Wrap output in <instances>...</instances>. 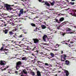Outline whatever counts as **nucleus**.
Wrapping results in <instances>:
<instances>
[{"label":"nucleus","instance_id":"obj_1","mask_svg":"<svg viewBox=\"0 0 76 76\" xmlns=\"http://www.w3.org/2000/svg\"><path fill=\"white\" fill-rule=\"evenodd\" d=\"M11 5H10L8 4H5L4 5V7L6 8L7 10L8 11H11L12 10V8L11 7H10Z\"/></svg>","mask_w":76,"mask_h":76},{"label":"nucleus","instance_id":"obj_2","mask_svg":"<svg viewBox=\"0 0 76 76\" xmlns=\"http://www.w3.org/2000/svg\"><path fill=\"white\" fill-rule=\"evenodd\" d=\"M2 47L1 48L0 51H4L6 55H7V54L8 53V52L9 51V50L7 49L6 48H5L4 49H3V48H4V46H5V45H3V44H2Z\"/></svg>","mask_w":76,"mask_h":76},{"label":"nucleus","instance_id":"obj_3","mask_svg":"<svg viewBox=\"0 0 76 76\" xmlns=\"http://www.w3.org/2000/svg\"><path fill=\"white\" fill-rule=\"evenodd\" d=\"M22 62H21V61H18L16 63L15 66L16 70H19V69L22 66Z\"/></svg>","mask_w":76,"mask_h":76},{"label":"nucleus","instance_id":"obj_4","mask_svg":"<svg viewBox=\"0 0 76 76\" xmlns=\"http://www.w3.org/2000/svg\"><path fill=\"white\" fill-rule=\"evenodd\" d=\"M61 61H64L65 60H66V57H67V55L66 54H64L63 55H61Z\"/></svg>","mask_w":76,"mask_h":76},{"label":"nucleus","instance_id":"obj_5","mask_svg":"<svg viewBox=\"0 0 76 76\" xmlns=\"http://www.w3.org/2000/svg\"><path fill=\"white\" fill-rule=\"evenodd\" d=\"M17 14L18 17H20L23 14V9H20V12Z\"/></svg>","mask_w":76,"mask_h":76},{"label":"nucleus","instance_id":"obj_6","mask_svg":"<svg viewBox=\"0 0 76 76\" xmlns=\"http://www.w3.org/2000/svg\"><path fill=\"white\" fill-rule=\"evenodd\" d=\"M66 32L67 34H74V32H72L70 29L67 28L66 29Z\"/></svg>","mask_w":76,"mask_h":76},{"label":"nucleus","instance_id":"obj_7","mask_svg":"<svg viewBox=\"0 0 76 76\" xmlns=\"http://www.w3.org/2000/svg\"><path fill=\"white\" fill-rule=\"evenodd\" d=\"M22 71H21V76H22V75L23 74H25V75H27V71H26V70L25 69H22Z\"/></svg>","mask_w":76,"mask_h":76},{"label":"nucleus","instance_id":"obj_8","mask_svg":"<svg viewBox=\"0 0 76 76\" xmlns=\"http://www.w3.org/2000/svg\"><path fill=\"white\" fill-rule=\"evenodd\" d=\"M33 40L34 44H37L39 42V40L37 39H33Z\"/></svg>","mask_w":76,"mask_h":76},{"label":"nucleus","instance_id":"obj_9","mask_svg":"<svg viewBox=\"0 0 76 76\" xmlns=\"http://www.w3.org/2000/svg\"><path fill=\"white\" fill-rule=\"evenodd\" d=\"M64 72L65 73H66V76H68L69 75V72L67 70L65 69H64Z\"/></svg>","mask_w":76,"mask_h":76},{"label":"nucleus","instance_id":"obj_10","mask_svg":"<svg viewBox=\"0 0 76 76\" xmlns=\"http://www.w3.org/2000/svg\"><path fill=\"white\" fill-rule=\"evenodd\" d=\"M46 38H48V37H47V35H44L43 37V39L44 41L46 42Z\"/></svg>","mask_w":76,"mask_h":76},{"label":"nucleus","instance_id":"obj_11","mask_svg":"<svg viewBox=\"0 0 76 76\" xmlns=\"http://www.w3.org/2000/svg\"><path fill=\"white\" fill-rule=\"evenodd\" d=\"M0 2V4H2V5H1V7L3 8V7H4V6L5 4H5L4 2H2V1H1Z\"/></svg>","mask_w":76,"mask_h":76},{"label":"nucleus","instance_id":"obj_12","mask_svg":"<svg viewBox=\"0 0 76 76\" xmlns=\"http://www.w3.org/2000/svg\"><path fill=\"white\" fill-rule=\"evenodd\" d=\"M65 64L68 66L69 65V64H70V61H68V60H66L65 61Z\"/></svg>","mask_w":76,"mask_h":76},{"label":"nucleus","instance_id":"obj_13","mask_svg":"<svg viewBox=\"0 0 76 76\" xmlns=\"http://www.w3.org/2000/svg\"><path fill=\"white\" fill-rule=\"evenodd\" d=\"M8 31H9L8 29H5V30H3V32L5 34H7L8 32Z\"/></svg>","mask_w":76,"mask_h":76},{"label":"nucleus","instance_id":"obj_14","mask_svg":"<svg viewBox=\"0 0 76 76\" xmlns=\"http://www.w3.org/2000/svg\"><path fill=\"white\" fill-rule=\"evenodd\" d=\"M37 76H41V72L39 71H37Z\"/></svg>","mask_w":76,"mask_h":76},{"label":"nucleus","instance_id":"obj_15","mask_svg":"<svg viewBox=\"0 0 76 76\" xmlns=\"http://www.w3.org/2000/svg\"><path fill=\"white\" fill-rule=\"evenodd\" d=\"M64 20V18L63 17H62L59 20V21L60 22H62Z\"/></svg>","mask_w":76,"mask_h":76},{"label":"nucleus","instance_id":"obj_16","mask_svg":"<svg viewBox=\"0 0 76 76\" xmlns=\"http://www.w3.org/2000/svg\"><path fill=\"white\" fill-rule=\"evenodd\" d=\"M4 61H3L1 60L0 61V65H4L5 64L4 63Z\"/></svg>","mask_w":76,"mask_h":76},{"label":"nucleus","instance_id":"obj_17","mask_svg":"<svg viewBox=\"0 0 76 76\" xmlns=\"http://www.w3.org/2000/svg\"><path fill=\"white\" fill-rule=\"evenodd\" d=\"M41 27H42V29H44L47 28L45 25H42L41 26Z\"/></svg>","mask_w":76,"mask_h":76},{"label":"nucleus","instance_id":"obj_18","mask_svg":"<svg viewBox=\"0 0 76 76\" xmlns=\"http://www.w3.org/2000/svg\"><path fill=\"white\" fill-rule=\"evenodd\" d=\"M45 5H46L47 6H48V7H49V6H50V4H49L48 2H45Z\"/></svg>","mask_w":76,"mask_h":76},{"label":"nucleus","instance_id":"obj_19","mask_svg":"<svg viewBox=\"0 0 76 76\" xmlns=\"http://www.w3.org/2000/svg\"><path fill=\"white\" fill-rule=\"evenodd\" d=\"M55 20L56 22H57L58 23H61V22L58 21V20L57 19H55Z\"/></svg>","mask_w":76,"mask_h":76},{"label":"nucleus","instance_id":"obj_20","mask_svg":"<svg viewBox=\"0 0 76 76\" xmlns=\"http://www.w3.org/2000/svg\"><path fill=\"white\" fill-rule=\"evenodd\" d=\"M67 23V21H65L63 23H61V24L62 26H63V25H64L66 24Z\"/></svg>","mask_w":76,"mask_h":76},{"label":"nucleus","instance_id":"obj_21","mask_svg":"<svg viewBox=\"0 0 76 76\" xmlns=\"http://www.w3.org/2000/svg\"><path fill=\"white\" fill-rule=\"evenodd\" d=\"M22 60H27V58L26 57H23L22 58Z\"/></svg>","mask_w":76,"mask_h":76},{"label":"nucleus","instance_id":"obj_22","mask_svg":"<svg viewBox=\"0 0 76 76\" xmlns=\"http://www.w3.org/2000/svg\"><path fill=\"white\" fill-rule=\"evenodd\" d=\"M24 34H22L19 36H18V38H22V37H23L24 36Z\"/></svg>","mask_w":76,"mask_h":76},{"label":"nucleus","instance_id":"obj_23","mask_svg":"<svg viewBox=\"0 0 76 76\" xmlns=\"http://www.w3.org/2000/svg\"><path fill=\"white\" fill-rule=\"evenodd\" d=\"M50 55L52 57H54V54L53 53H51Z\"/></svg>","mask_w":76,"mask_h":76},{"label":"nucleus","instance_id":"obj_24","mask_svg":"<svg viewBox=\"0 0 76 76\" xmlns=\"http://www.w3.org/2000/svg\"><path fill=\"white\" fill-rule=\"evenodd\" d=\"M55 1H53L52 3H50V4L52 6H53V5H54V4H55Z\"/></svg>","mask_w":76,"mask_h":76},{"label":"nucleus","instance_id":"obj_25","mask_svg":"<svg viewBox=\"0 0 76 76\" xmlns=\"http://www.w3.org/2000/svg\"><path fill=\"white\" fill-rule=\"evenodd\" d=\"M8 23H10V24H11L12 25H13V26L15 25V24H14L13 23H12H12L10 22V21H8Z\"/></svg>","mask_w":76,"mask_h":76},{"label":"nucleus","instance_id":"obj_26","mask_svg":"<svg viewBox=\"0 0 76 76\" xmlns=\"http://www.w3.org/2000/svg\"><path fill=\"white\" fill-rule=\"evenodd\" d=\"M9 33L10 35H12L14 34V33L12 31H9Z\"/></svg>","mask_w":76,"mask_h":76},{"label":"nucleus","instance_id":"obj_27","mask_svg":"<svg viewBox=\"0 0 76 76\" xmlns=\"http://www.w3.org/2000/svg\"><path fill=\"white\" fill-rule=\"evenodd\" d=\"M0 21H1V23H3L5 24L6 23V22H4V20H1Z\"/></svg>","mask_w":76,"mask_h":76},{"label":"nucleus","instance_id":"obj_28","mask_svg":"<svg viewBox=\"0 0 76 76\" xmlns=\"http://www.w3.org/2000/svg\"><path fill=\"white\" fill-rule=\"evenodd\" d=\"M69 4H70L71 5H74V4H75V2H70L69 3Z\"/></svg>","mask_w":76,"mask_h":76},{"label":"nucleus","instance_id":"obj_29","mask_svg":"<svg viewBox=\"0 0 76 76\" xmlns=\"http://www.w3.org/2000/svg\"><path fill=\"white\" fill-rule=\"evenodd\" d=\"M37 49V47L36 46L34 47L33 49L32 50V51H34Z\"/></svg>","mask_w":76,"mask_h":76},{"label":"nucleus","instance_id":"obj_30","mask_svg":"<svg viewBox=\"0 0 76 76\" xmlns=\"http://www.w3.org/2000/svg\"><path fill=\"white\" fill-rule=\"evenodd\" d=\"M13 15H12L11 16H8L7 17L8 18H12V17H13Z\"/></svg>","mask_w":76,"mask_h":76},{"label":"nucleus","instance_id":"obj_31","mask_svg":"<svg viewBox=\"0 0 76 76\" xmlns=\"http://www.w3.org/2000/svg\"><path fill=\"white\" fill-rule=\"evenodd\" d=\"M31 25L32 26H35V24H34L33 23H31Z\"/></svg>","mask_w":76,"mask_h":76},{"label":"nucleus","instance_id":"obj_32","mask_svg":"<svg viewBox=\"0 0 76 76\" xmlns=\"http://www.w3.org/2000/svg\"><path fill=\"white\" fill-rule=\"evenodd\" d=\"M35 60H36V59H35V58L34 60H32L31 61H32V62H34V63H35Z\"/></svg>","mask_w":76,"mask_h":76},{"label":"nucleus","instance_id":"obj_33","mask_svg":"<svg viewBox=\"0 0 76 76\" xmlns=\"http://www.w3.org/2000/svg\"><path fill=\"white\" fill-rule=\"evenodd\" d=\"M45 65L46 66H49V64L47 63H45Z\"/></svg>","mask_w":76,"mask_h":76},{"label":"nucleus","instance_id":"obj_34","mask_svg":"<svg viewBox=\"0 0 76 76\" xmlns=\"http://www.w3.org/2000/svg\"><path fill=\"white\" fill-rule=\"evenodd\" d=\"M37 28H38V27H36V28L34 29V31H35L36 32L38 31V30H37Z\"/></svg>","mask_w":76,"mask_h":76},{"label":"nucleus","instance_id":"obj_35","mask_svg":"<svg viewBox=\"0 0 76 76\" xmlns=\"http://www.w3.org/2000/svg\"><path fill=\"white\" fill-rule=\"evenodd\" d=\"M17 31V28H15V29H13L12 31Z\"/></svg>","mask_w":76,"mask_h":76},{"label":"nucleus","instance_id":"obj_36","mask_svg":"<svg viewBox=\"0 0 76 76\" xmlns=\"http://www.w3.org/2000/svg\"><path fill=\"white\" fill-rule=\"evenodd\" d=\"M31 73L32 74V76H34V75H35V73H34V72H31Z\"/></svg>","mask_w":76,"mask_h":76},{"label":"nucleus","instance_id":"obj_37","mask_svg":"<svg viewBox=\"0 0 76 76\" xmlns=\"http://www.w3.org/2000/svg\"><path fill=\"white\" fill-rule=\"evenodd\" d=\"M4 23H1V26H2V27H3L4 26V24H3Z\"/></svg>","mask_w":76,"mask_h":76},{"label":"nucleus","instance_id":"obj_38","mask_svg":"<svg viewBox=\"0 0 76 76\" xmlns=\"http://www.w3.org/2000/svg\"><path fill=\"white\" fill-rule=\"evenodd\" d=\"M6 70V68H4V69H1L2 71H4V70Z\"/></svg>","mask_w":76,"mask_h":76},{"label":"nucleus","instance_id":"obj_39","mask_svg":"<svg viewBox=\"0 0 76 76\" xmlns=\"http://www.w3.org/2000/svg\"><path fill=\"white\" fill-rule=\"evenodd\" d=\"M65 34H66V33H63L62 34V35L63 37H64V35H65Z\"/></svg>","mask_w":76,"mask_h":76},{"label":"nucleus","instance_id":"obj_40","mask_svg":"<svg viewBox=\"0 0 76 76\" xmlns=\"http://www.w3.org/2000/svg\"><path fill=\"white\" fill-rule=\"evenodd\" d=\"M56 59H55V58H53L52 59H51V61H53V60H55Z\"/></svg>","mask_w":76,"mask_h":76},{"label":"nucleus","instance_id":"obj_41","mask_svg":"<svg viewBox=\"0 0 76 76\" xmlns=\"http://www.w3.org/2000/svg\"><path fill=\"white\" fill-rule=\"evenodd\" d=\"M39 18V17L38 16H37V17H36L35 18H34V19H35L36 18Z\"/></svg>","mask_w":76,"mask_h":76},{"label":"nucleus","instance_id":"obj_42","mask_svg":"<svg viewBox=\"0 0 76 76\" xmlns=\"http://www.w3.org/2000/svg\"><path fill=\"white\" fill-rule=\"evenodd\" d=\"M1 17H2V18H3V17H4V15H3V14L1 15Z\"/></svg>","mask_w":76,"mask_h":76},{"label":"nucleus","instance_id":"obj_43","mask_svg":"<svg viewBox=\"0 0 76 76\" xmlns=\"http://www.w3.org/2000/svg\"><path fill=\"white\" fill-rule=\"evenodd\" d=\"M17 34H18V33H16L15 34V37H17Z\"/></svg>","mask_w":76,"mask_h":76},{"label":"nucleus","instance_id":"obj_44","mask_svg":"<svg viewBox=\"0 0 76 76\" xmlns=\"http://www.w3.org/2000/svg\"><path fill=\"white\" fill-rule=\"evenodd\" d=\"M10 13H12V14L14 13V12H13L12 11H10Z\"/></svg>","mask_w":76,"mask_h":76},{"label":"nucleus","instance_id":"obj_45","mask_svg":"<svg viewBox=\"0 0 76 76\" xmlns=\"http://www.w3.org/2000/svg\"><path fill=\"white\" fill-rule=\"evenodd\" d=\"M9 66H8L6 67L5 68L6 69H7L8 68H9Z\"/></svg>","mask_w":76,"mask_h":76},{"label":"nucleus","instance_id":"obj_46","mask_svg":"<svg viewBox=\"0 0 76 76\" xmlns=\"http://www.w3.org/2000/svg\"><path fill=\"white\" fill-rule=\"evenodd\" d=\"M40 54H42V55H44V53H43V52H41V53H40Z\"/></svg>","mask_w":76,"mask_h":76},{"label":"nucleus","instance_id":"obj_47","mask_svg":"<svg viewBox=\"0 0 76 76\" xmlns=\"http://www.w3.org/2000/svg\"><path fill=\"white\" fill-rule=\"evenodd\" d=\"M25 50H29V48H25Z\"/></svg>","mask_w":76,"mask_h":76},{"label":"nucleus","instance_id":"obj_48","mask_svg":"<svg viewBox=\"0 0 76 76\" xmlns=\"http://www.w3.org/2000/svg\"><path fill=\"white\" fill-rule=\"evenodd\" d=\"M42 3H45H45H46V2L45 1H43L42 2H41Z\"/></svg>","mask_w":76,"mask_h":76},{"label":"nucleus","instance_id":"obj_49","mask_svg":"<svg viewBox=\"0 0 76 76\" xmlns=\"http://www.w3.org/2000/svg\"><path fill=\"white\" fill-rule=\"evenodd\" d=\"M56 46L58 47H59V45H58V44H57L56 45Z\"/></svg>","mask_w":76,"mask_h":76},{"label":"nucleus","instance_id":"obj_50","mask_svg":"<svg viewBox=\"0 0 76 76\" xmlns=\"http://www.w3.org/2000/svg\"><path fill=\"white\" fill-rule=\"evenodd\" d=\"M70 43L71 44H73L74 42H73L72 41V42H70Z\"/></svg>","mask_w":76,"mask_h":76},{"label":"nucleus","instance_id":"obj_51","mask_svg":"<svg viewBox=\"0 0 76 76\" xmlns=\"http://www.w3.org/2000/svg\"><path fill=\"white\" fill-rule=\"evenodd\" d=\"M58 29H60V26H59L58 27Z\"/></svg>","mask_w":76,"mask_h":76},{"label":"nucleus","instance_id":"obj_52","mask_svg":"<svg viewBox=\"0 0 76 76\" xmlns=\"http://www.w3.org/2000/svg\"><path fill=\"white\" fill-rule=\"evenodd\" d=\"M50 58H52V57H49L48 58H49V59H50V60H51V59H50Z\"/></svg>","mask_w":76,"mask_h":76},{"label":"nucleus","instance_id":"obj_53","mask_svg":"<svg viewBox=\"0 0 76 76\" xmlns=\"http://www.w3.org/2000/svg\"><path fill=\"white\" fill-rule=\"evenodd\" d=\"M26 11H23V13H26Z\"/></svg>","mask_w":76,"mask_h":76},{"label":"nucleus","instance_id":"obj_54","mask_svg":"<svg viewBox=\"0 0 76 76\" xmlns=\"http://www.w3.org/2000/svg\"><path fill=\"white\" fill-rule=\"evenodd\" d=\"M9 45H8L7 46V47H9Z\"/></svg>","mask_w":76,"mask_h":76},{"label":"nucleus","instance_id":"obj_55","mask_svg":"<svg viewBox=\"0 0 76 76\" xmlns=\"http://www.w3.org/2000/svg\"><path fill=\"white\" fill-rule=\"evenodd\" d=\"M20 29H23V27H21L20 28Z\"/></svg>","mask_w":76,"mask_h":76},{"label":"nucleus","instance_id":"obj_56","mask_svg":"<svg viewBox=\"0 0 76 76\" xmlns=\"http://www.w3.org/2000/svg\"><path fill=\"white\" fill-rule=\"evenodd\" d=\"M39 2H41V1H42V0H39Z\"/></svg>","mask_w":76,"mask_h":76},{"label":"nucleus","instance_id":"obj_57","mask_svg":"<svg viewBox=\"0 0 76 76\" xmlns=\"http://www.w3.org/2000/svg\"><path fill=\"white\" fill-rule=\"evenodd\" d=\"M66 1H67V2H68V3H69V1L68 0H66Z\"/></svg>","mask_w":76,"mask_h":76},{"label":"nucleus","instance_id":"obj_58","mask_svg":"<svg viewBox=\"0 0 76 76\" xmlns=\"http://www.w3.org/2000/svg\"><path fill=\"white\" fill-rule=\"evenodd\" d=\"M69 47H72V46H71V45H70V44H69Z\"/></svg>","mask_w":76,"mask_h":76},{"label":"nucleus","instance_id":"obj_59","mask_svg":"<svg viewBox=\"0 0 76 76\" xmlns=\"http://www.w3.org/2000/svg\"><path fill=\"white\" fill-rule=\"evenodd\" d=\"M48 29H49V30L51 31V29L50 28H49V27H48Z\"/></svg>","mask_w":76,"mask_h":76},{"label":"nucleus","instance_id":"obj_60","mask_svg":"<svg viewBox=\"0 0 76 76\" xmlns=\"http://www.w3.org/2000/svg\"><path fill=\"white\" fill-rule=\"evenodd\" d=\"M75 0H71V1H75Z\"/></svg>","mask_w":76,"mask_h":76},{"label":"nucleus","instance_id":"obj_61","mask_svg":"<svg viewBox=\"0 0 76 76\" xmlns=\"http://www.w3.org/2000/svg\"><path fill=\"white\" fill-rule=\"evenodd\" d=\"M15 73H18V71H15Z\"/></svg>","mask_w":76,"mask_h":76},{"label":"nucleus","instance_id":"obj_62","mask_svg":"<svg viewBox=\"0 0 76 76\" xmlns=\"http://www.w3.org/2000/svg\"><path fill=\"white\" fill-rule=\"evenodd\" d=\"M23 51H24L25 53H27V52L26 50H23Z\"/></svg>","mask_w":76,"mask_h":76},{"label":"nucleus","instance_id":"obj_63","mask_svg":"<svg viewBox=\"0 0 76 76\" xmlns=\"http://www.w3.org/2000/svg\"><path fill=\"white\" fill-rule=\"evenodd\" d=\"M13 41H14V40H12L11 41V42L12 43H13Z\"/></svg>","mask_w":76,"mask_h":76},{"label":"nucleus","instance_id":"obj_64","mask_svg":"<svg viewBox=\"0 0 76 76\" xmlns=\"http://www.w3.org/2000/svg\"><path fill=\"white\" fill-rule=\"evenodd\" d=\"M4 26H6V24H5Z\"/></svg>","mask_w":76,"mask_h":76}]
</instances>
